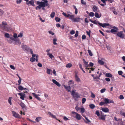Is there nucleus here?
Instances as JSON below:
<instances>
[{
  "label": "nucleus",
  "mask_w": 125,
  "mask_h": 125,
  "mask_svg": "<svg viewBox=\"0 0 125 125\" xmlns=\"http://www.w3.org/2000/svg\"><path fill=\"white\" fill-rule=\"evenodd\" d=\"M72 114H75L76 115L75 118L78 120H80L81 119V117H82L81 115L77 113L74 112V111H73L72 112Z\"/></svg>",
  "instance_id": "nucleus-6"
},
{
  "label": "nucleus",
  "mask_w": 125,
  "mask_h": 125,
  "mask_svg": "<svg viewBox=\"0 0 125 125\" xmlns=\"http://www.w3.org/2000/svg\"><path fill=\"white\" fill-rule=\"evenodd\" d=\"M106 91V89L105 88H103L100 91V92L101 93H103L105 92Z\"/></svg>",
  "instance_id": "nucleus-46"
},
{
  "label": "nucleus",
  "mask_w": 125,
  "mask_h": 125,
  "mask_svg": "<svg viewBox=\"0 0 125 125\" xmlns=\"http://www.w3.org/2000/svg\"><path fill=\"white\" fill-rule=\"evenodd\" d=\"M110 10L112 11L115 14L117 15V12L115 11V9L114 8H110Z\"/></svg>",
  "instance_id": "nucleus-21"
},
{
  "label": "nucleus",
  "mask_w": 125,
  "mask_h": 125,
  "mask_svg": "<svg viewBox=\"0 0 125 125\" xmlns=\"http://www.w3.org/2000/svg\"><path fill=\"white\" fill-rule=\"evenodd\" d=\"M119 99L121 100L123 99H124V97L122 95H120L119 96Z\"/></svg>",
  "instance_id": "nucleus-54"
},
{
  "label": "nucleus",
  "mask_w": 125,
  "mask_h": 125,
  "mask_svg": "<svg viewBox=\"0 0 125 125\" xmlns=\"http://www.w3.org/2000/svg\"><path fill=\"white\" fill-rule=\"evenodd\" d=\"M18 77L19 78V80L18 81V85H20L21 84V79L19 76H18Z\"/></svg>",
  "instance_id": "nucleus-33"
},
{
  "label": "nucleus",
  "mask_w": 125,
  "mask_h": 125,
  "mask_svg": "<svg viewBox=\"0 0 125 125\" xmlns=\"http://www.w3.org/2000/svg\"><path fill=\"white\" fill-rule=\"evenodd\" d=\"M55 13L54 12H53L51 13L50 15L51 17L52 18H53L54 17L55 15Z\"/></svg>",
  "instance_id": "nucleus-40"
},
{
  "label": "nucleus",
  "mask_w": 125,
  "mask_h": 125,
  "mask_svg": "<svg viewBox=\"0 0 125 125\" xmlns=\"http://www.w3.org/2000/svg\"><path fill=\"white\" fill-rule=\"evenodd\" d=\"M94 13L93 12H91L90 13L89 15L90 16L93 17L94 16Z\"/></svg>",
  "instance_id": "nucleus-51"
},
{
  "label": "nucleus",
  "mask_w": 125,
  "mask_h": 125,
  "mask_svg": "<svg viewBox=\"0 0 125 125\" xmlns=\"http://www.w3.org/2000/svg\"><path fill=\"white\" fill-rule=\"evenodd\" d=\"M101 115L100 117H99V119L103 120H105V117L106 116V115H104V114L102 112H101Z\"/></svg>",
  "instance_id": "nucleus-14"
},
{
  "label": "nucleus",
  "mask_w": 125,
  "mask_h": 125,
  "mask_svg": "<svg viewBox=\"0 0 125 125\" xmlns=\"http://www.w3.org/2000/svg\"><path fill=\"white\" fill-rule=\"evenodd\" d=\"M55 20L57 22H58L60 21L61 19L60 18L56 17L55 18Z\"/></svg>",
  "instance_id": "nucleus-38"
},
{
  "label": "nucleus",
  "mask_w": 125,
  "mask_h": 125,
  "mask_svg": "<svg viewBox=\"0 0 125 125\" xmlns=\"http://www.w3.org/2000/svg\"><path fill=\"white\" fill-rule=\"evenodd\" d=\"M81 111L82 113H83L85 112V109L83 107L81 108H80Z\"/></svg>",
  "instance_id": "nucleus-44"
},
{
  "label": "nucleus",
  "mask_w": 125,
  "mask_h": 125,
  "mask_svg": "<svg viewBox=\"0 0 125 125\" xmlns=\"http://www.w3.org/2000/svg\"><path fill=\"white\" fill-rule=\"evenodd\" d=\"M32 94L35 98L39 101L41 100V99L40 97L38 96V95H37V94H35L34 93H32Z\"/></svg>",
  "instance_id": "nucleus-19"
},
{
  "label": "nucleus",
  "mask_w": 125,
  "mask_h": 125,
  "mask_svg": "<svg viewBox=\"0 0 125 125\" xmlns=\"http://www.w3.org/2000/svg\"><path fill=\"white\" fill-rule=\"evenodd\" d=\"M5 36L7 38H9L10 35L8 33H6L5 34Z\"/></svg>",
  "instance_id": "nucleus-42"
},
{
  "label": "nucleus",
  "mask_w": 125,
  "mask_h": 125,
  "mask_svg": "<svg viewBox=\"0 0 125 125\" xmlns=\"http://www.w3.org/2000/svg\"><path fill=\"white\" fill-rule=\"evenodd\" d=\"M43 2L37 1V4L39 6H37L36 8H44L46 6H48L49 4L47 0H42Z\"/></svg>",
  "instance_id": "nucleus-1"
},
{
  "label": "nucleus",
  "mask_w": 125,
  "mask_h": 125,
  "mask_svg": "<svg viewBox=\"0 0 125 125\" xmlns=\"http://www.w3.org/2000/svg\"><path fill=\"white\" fill-rule=\"evenodd\" d=\"M102 74V73L101 72H100L99 75L96 76V77H94V79L95 80V81H98V80L100 79V77Z\"/></svg>",
  "instance_id": "nucleus-10"
},
{
  "label": "nucleus",
  "mask_w": 125,
  "mask_h": 125,
  "mask_svg": "<svg viewBox=\"0 0 125 125\" xmlns=\"http://www.w3.org/2000/svg\"><path fill=\"white\" fill-rule=\"evenodd\" d=\"M48 32L50 34L52 35H53L54 34V32H52V31H49Z\"/></svg>",
  "instance_id": "nucleus-63"
},
{
  "label": "nucleus",
  "mask_w": 125,
  "mask_h": 125,
  "mask_svg": "<svg viewBox=\"0 0 125 125\" xmlns=\"http://www.w3.org/2000/svg\"><path fill=\"white\" fill-rule=\"evenodd\" d=\"M57 40L56 38H55L53 39V43L54 45H57V43L56 42L57 41Z\"/></svg>",
  "instance_id": "nucleus-35"
},
{
  "label": "nucleus",
  "mask_w": 125,
  "mask_h": 125,
  "mask_svg": "<svg viewBox=\"0 0 125 125\" xmlns=\"http://www.w3.org/2000/svg\"><path fill=\"white\" fill-rule=\"evenodd\" d=\"M48 114L49 115L51 116V117L55 119L56 120H57V118L56 117V116L55 115H53L50 112H49Z\"/></svg>",
  "instance_id": "nucleus-20"
},
{
  "label": "nucleus",
  "mask_w": 125,
  "mask_h": 125,
  "mask_svg": "<svg viewBox=\"0 0 125 125\" xmlns=\"http://www.w3.org/2000/svg\"><path fill=\"white\" fill-rule=\"evenodd\" d=\"M19 104L22 107V108L25 112L27 110V107L23 103L21 102Z\"/></svg>",
  "instance_id": "nucleus-5"
},
{
  "label": "nucleus",
  "mask_w": 125,
  "mask_h": 125,
  "mask_svg": "<svg viewBox=\"0 0 125 125\" xmlns=\"http://www.w3.org/2000/svg\"><path fill=\"white\" fill-rule=\"evenodd\" d=\"M118 73L119 75H121L123 73V72L121 71H119L118 72Z\"/></svg>",
  "instance_id": "nucleus-53"
},
{
  "label": "nucleus",
  "mask_w": 125,
  "mask_h": 125,
  "mask_svg": "<svg viewBox=\"0 0 125 125\" xmlns=\"http://www.w3.org/2000/svg\"><path fill=\"white\" fill-rule=\"evenodd\" d=\"M75 93V91L74 90H73L72 92L71 95L72 96H74V94Z\"/></svg>",
  "instance_id": "nucleus-57"
},
{
  "label": "nucleus",
  "mask_w": 125,
  "mask_h": 125,
  "mask_svg": "<svg viewBox=\"0 0 125 125\" xmlns=\"http://www.w3.org/2000/svg\"><path fill=\"white\" fill-rule=\"evenodd\" d=\"M83 116L84 118H85V119L87 121H86L83 118V120H84V122L86 123H90L91 122V121H90L88 118H87L85 116L83 115Z\"/></svg>",
  "instance_id": "nucleus-17"
},
{
  "label": "nucleus",
  "mask_w": 125,
  "mask_h": 125,
  "mask_svg": "<svg viewBox=\"0 0 125 125\" xmlns=\"http://www.w3.org/2000/svg\"><path fill=\"white\" fill-rule=\"evenodd\" d=\"M88 69H86V71L88 72L89 73H91V70H90V68H88Z\"/></svg>",
  "instance_id": "nucleus-56"
},
{
  "label": "nucleus",
  "mask_w": 125,
  "mask_h": 125,
  "mask_svg": "<svg viewBox=\"0 0 125 125\" xmlns=\"http://www.w3.org/2000/svg\"><path fill=\"white\" fill-rule=\"evenodd\" d=\"M63 86L67 90L68 92H71L70 90H71V87L70 86H66L64 85Z\"/></svg>",
  "instance_id": "nucleus-18"
},
{
  "label": "nucleus",
  "mask_w": 125,
  "mask_h": 125,
  "mask_svg": "<svg viewBox=\"0 0 125 125\" xmlns=\"http://www.w3.org/2000/svg\"><path fill=\"white\" fill-rule=\"evenodd\" d=\"M110 31L112 33H113L114 32H116L117 31L115 30L112 29Z\"/></svg>",
  "instance_id": "nucleus-55"
},
{
  "label": "nucleus",
  "mask_w": 125,
  "mask_h": 125,
  "mask_svg": "<svg viewBox=\"0 0 125 125\" xmlns=\"http://www.w3.org/2000/svg\"><path fill=\"white\" fill-rule=\"evenodd\" d=\"M20 96V98L22 100H24V98L25 97V94H23L22 93H19L18 94Z\"/></svg>",
  "instance_id": "nucleus-12"
},
{
  "label": "nucleus",
  "mask_w": 125,
  "mask_h": 125,
  "mask_svg": "<svg viewBox=\"0 0 125 125\" xmlns=\"http://www.w3.org/2000/svg\"><path fill=\"white\" fill-rule=\"evenodd\" d=\"M91 96L92 97L94 98L95 97V95L93 92H91Z\"/></svg>",
  "instance_id": "nucleus-50"
},
{
  "label": "nucleus",
  "mask_w": 125,
  "mask_h": 125,
  "mask_svg": "<svg viewBox=\"0 0 125 125\" xmlns=\"http://www.w3.org/2000/svg\"><path fill=\"white\" fill-rule=\"evenodd\" d=\"M75 79L76 81L77 82H81L80 79L79 77L77 75V73H76L75 74Z\"/></svg>",
  "instance_id": "nucleus-11"
},
{
  "label": "nucleus",
  "mask_w": 125,
  "mask_h": 125,
  "mask_svg": "<svg viewBox=\"0 0 125 125\" xmlns=\"http://www.w3.org/2000/svg\"><path fill=\"white\" fill-rule=\"evenodd\" d=\"M123 31H120V32H118L117 33V35L120 37L123 38L125 37V35L123 33Z\"/></svg>",
  "instance_id": "nucleus-7"
},
{
  "label": "nucleus",
  "mask_w": 125,
  "mask_h": 125,
  "mask_svg": "<svg viewBox=\"0 0 125 125\" xmlns=\"http://www.w3.org/2000/svg\"><path fill=\"white\" fill-rule=\"evenodd\" d=\"M90 107L92 109H94L95 107L94 105L93 104H91L89 105Z\"/></svg>",
  "instance_id": "nucleus-34"
},
{
  "label": "nucleus",
  "mask_w": 125,
  "mask_h": 125,
  "mask_svg": "<svg viewBox=\"0 0 125 125\" xmlns=\"http://www.w3.org/2000/svg\"><path fill=\"white\" fill-rule=\"evenodd\" d=\"M35 60V58L34 57H32L30 59V61L32 62H34Z\"/></svg>",
  "instance_id": "nucleus-41"
},
{
  "label": "nucleus",
  "mask_w": 125,
  "mask_h": 125,
  "mask_svg": "<svg viewBox=\"0 0 125 125\" xmlns=\"http://www.w3.org/2000/svg\"><path fill=\"white\" fill-rule=\"evenodd\" d=\"M14 41L16 42H17V43L19 44H20L21 43V42L20 41L19 39L18 38L15 39Z\"/></svg>",
  "instance_id": "nucleus-29"
},
{
  "label": "nucleus",
  "mask_w": 125,
  "mask_h": 125,
  "mask_svg": "<svg viewBox=\"0 0 125 125\" xmlns=\"http://www.w3.org/2000/svg\"><path fill=\"white\" fill-rule=\"evenodd\" d=\"M106 76L108 77H111L112 76V74L109 73H106Z\"/></svg>",
  "instance_id": "nucleus-28"
},
{
  "label": "nucleus",
  "mask_w": 125,
  "mask_h": 125,
  "mask_svg": "<svg viewBox=\"0 0 125 125\" xmlns=\"http://www.w3.org/2000/svg\"><path fill=\"white\" fill-rule=\"evenodd\" d=\"M78 31H76L75 34V37H77L78 34Z\"/></svg>",
  "instance_id": "nucleus-58"
},
{
  "label": "nucleus",
  "mask_w": 125,
  "mask_h": 125,
  "mask_svg": "<svg viewBox=\"0 0 125 125\" xmlns=\"http://www.w3.org/2000/svg\"><path fill=\"white\" fill-rule=\"evenodd\" d=\"M42 118L40 117H38L35 119V120L37 122H38L39 121L42 120Z\"/></svg>",
  "instance_id": "nucleus-22"
},
{
  "label": "nucleus",
  "mask_w": 125,
  "mask_h": 125,
  "mask_svg": "<svg viewBox=\"0 0 125 125\" xmlns=\"http://www.w3.org/2000/svg\"><path fill=\"white\" fill-rule=\"evenodd\" d=\"M86 101V99L85 98H83L82 100V104H84Z\"/></svg>",
  "instance_id": "nucleus-47"
},
{
  "label": "nucleus",
  "mask_w": 125,
  "mask_h": 125,
  "mask_svg": "<svg viewBox=\"0 0 125 125\" xmlns=\"http://www.w3.org/2000/svg\"><path fill=\"white\" fill-rule=\"evenodd\" d=\"M86 37V36L84 35H83L82 37V39H85Z\"/></svg>",
  "instance_id": "nucleus-64"
},
{
  "label": "nucleus",
  "mask_w": 125,
  "mask_h": 125,
  "mask_svg": "<svg viewBox=\"0 0 125 125\" xmlns=\"http://www.w3.org/2000/svg\"><path fill=\"white\" fill-rule=\"evenodd\" d=\"M98 62L101 65H103L104 64V62L101 60H99L98 61Z\"/></svg>",
  "instance_id": "nucleus-26"
},
{
  "label": "nucleus",
  "mask_w": 125,
  "mask_h": 125,
  "mask_svg": "<svg viewBox=\"0 0 125 125\" xmlns=\"http://www.w3.org/2000/svg\"><path fill=\"white\" fill-rule=\"evenodd\" d=\"M105 104V102H101L99 104V105L100 106H102Z\"/></svg>",
  "instance_id": "nucleus-52"
},
{
  "label": "nucleus",
  "mask_w": 125,
  "mask_h": 125,
  "mask_svg": "<svg viewBox=\"0 0 125 125\" xmlns=\"http://www.w3.org/2000/svg\"><path fill=\"white\" fill-rule=\"evenodd\" d=\"M18 89L19 90H23L24 88L21 85H19L18 87Z\"/></svg>",
  "instance_id": "nucleus-39"
},
{
  "label": "nucleus",
  "mask_w": 125,
  "mask_h": 125,
  "mask_svg": "<svg viewBox=\"0 0 125 125\" xmlns=\"http://www.w3.org/2000/svg\"><path fill=\"white\" fill-rule=\"evenodd\" d=\"M13 37L15 38H18L17 34L16 33H14L13 35Z\"/></svg>",
  "instance_id": "nucleus-62"
},
{
  "label": "nucleus",
  "mask_w": 125,
  "mask_h": 125,
  "mask_svg": "<svg viewBox=\"0 0 125 125\" xmlns=\"http://www.w3.org/2000/svg\"><path fill=\"white\" fill-rule=\"evenodd\" d=\"M52 73L54 74L55 76H56L57 75L56 73V72L55 69H53V71Z\"/></svg>",
  "instance_id": "nucleus-59"
},
{
  "label": "nucleus",
  "mask_w": 125,
  "mask_h": 125,
  "mask_svg": "<svg viewBox=\"0 0 125 125\" xmlns=\"http://www.w3.org/2000/svg\"><path fill=\"white\" fill-rule=\"evenodd\" d=\"M74 95H75V97L77 98H79L80 97V96L79 95L78 93H76L74 94Z\"/></svg>",
  "instance_id": "nucleus-48"
},
{
  "label": "nucleus",
  "mask_w": 125,
  "mask_h": 125,
  "mask_svg": "<svg viewBox=\"0 0 125 125\" xmlns=\"http://www.w3.org/2000/svg\"><path fill=\"white\" fill-rule=\"evenodd\" d=\"M83 65L86 69H88V68H89V65L88 64V62H86L84 59H83Z\"/></svg>",
  "instance_id": "nucleus-8"
},
{
  "label": "nucleus",
  "mask_w": 125,
  "mask_h": 125,
  "mask_svg": "<svg viewBox=\"0 0 125 125\" xmlns=\"http://www.w3.org/2000/svg\"><path fill=\"white\" fill-rule=\"evenodd\" d=\"M52 81L54 83L56 84L57 86L58 87H60L61 86V85L60 83L56 81L54 79H52Z\"/></svg>",
  "instance_id": "nucleus-15"
},
{
  "label": "nucleus",
  "mask_w": 125,
  "mask_h": 125,
  "mask_svg": "<svg viewBox=\"0 0 125 125\" xmlns=\"http://www.w3.org/2000/svg\"><path fill=\"white\" fill-rule=\"evenodd\" d=\"M11 112L13 116L15 117L16 118H18L19 119H21V115L18 113H17L16 112L13 111H12Z\"/></svg>",
  "instance_id": "nucleus-4"
},
{
  "label": "nucleus",
  "mask_w": 125,
  "mask_h": 125,
  "mask_svg": "<svg viewBox=\"0 0 125 125\" xmlns=\"http://www.w3.org/2000/svg\"><path fill=\"white\" fill-rule=\"evenodd\" d=\"M72 66V64L71 63H68L65 66L67 68H70Z\"/></svg>",
  "instance_id": "nucleus-24"
},
{
  "label": "nucleus",
  "mask_w": 125,
  "mask_h": 125,
  "mask_svg": "<svg viewBox=\"0 0 125 125\" xmlns=\"http://www.w3.org/2000/svg\"><path fill=\"white\" fill-rule=\"evenodd\" d=\"M88 51L89 55L90 56H92L93 55V54L91 51L90 50H88Z\"/></svg>",
  "instance_id": "nucleus-30"
},
{
  "label": "nucleus",
  "mask_w": 125,
  "mask_h": 125,
  "mask_svg": "<svg viewBox=\"0 0 125 125\" xmlns=\"http://www.w3.org/2000/svg\"><path fill=\"white\" fill-rule=\"evenodd\" d=\"M74 15L71 14V16H70L69 18L73 22L74 18Z\"/></svg>",
  "instance_id": "nucleus-23"
},
{
  "label": "nucleus",
  "mask_w": 125,
  "mask_h": 125,
  "mask_svg": "<svg viewBox=\"0 0 125 125\" xmlns=\"http://www.w3.org/2000/svg\"><path fill=\"white\" fill-rule=\"evenodd\" d=\"M47 55L49 56V57L51 59L54 57V56L52 55V54L50 53H47Z\"/></svg>",
  "instance_id": "nucleus-32"
},
{
  "label": "nucleus",
  "mask_w": 125,
  "mask_h": 125,
  "mask_svg": "<svg viewBox=\"0 0 125 125\" xmlns=\"http://www.w3.org/2000/svg\"><path fill=\"white\" fill-rule=\"evenodd\" d=\"M94 16L96 17L97 18H99L101 17V15L99 16L98 14L96 12L95 13Z\"/></svg>",
  "instance_id": "nucleus-27"
},
{
  "label": "nucleus",
  "mask_w": 125,
  "mask_h": 125,
  "mask_svg": "<svg viewBox=\"0 0 125 125\" xmlns=\"http://www.w3.org/2000/svg\"><path fill=\"white\" fill-rule=\"evenodd\" d=\"M120 113L121 115L125 117V113L124 112L121 111H120Z\"/></svg>",
  "instance_id": "nucleus-31"
},
{
  "label": "nucleus",
  "mask_w": 125,
  "mask_h": 125,
  "mask_svg": "<svg viewBox=\"0 0 125 125\" xmlns=\"http://www.w3.org/2000/svg\"><path fill=\"white\" fill-rule=\"evenodd\" d=\"M104 102L105 104H109L110 103H114V101L112 100H110L109 99L107 98H105L104 99Z\"/></svg>",
  "instance_id": "nucleus-9"
},
{
  "label": "nucleus",
  "mask_w": 125,
  "mask_h": 125,
  "mask_svg": "<svg viewBox=\"0 0 125 125\" xmlns=\"http://www.w3.org/2000/svg\"><path fill=\"white\" fill-rule=\"evenodd\" d=\"M81 20H82V19L79 17H76L75 18L73 21L74 22H78L80 21Z\"/></svg>",
  "instance_id": "nucleus-16"
},
{
  "label": "nucleus",
  "mask_w": 125,
  "mask_h": 125,
  "mask_svg": "<svg viewBox=\"0 0 125 125\" xmlns=\"http://www.w3.org/2000/svg\"><path fill=\"white\" fill-rule=\"evenodd\" d=\"M89 20L93 23L97 25L98 26H100L103 28H105L107 26H110L111 25L108 23H102L99 22L98 21H93L91 19H90Z\"/></svg>",
  "instance_id": "nucleus-2"
},
{
  "label": "nucleus",
  "mask_w": 125,
  "mask_h": 125,
  "mask_svg": "<svg viewBox=\"0 0 125 125\" xmlns=\"http://www.w3.org/2000/svg\"><path fill=\"white\" fill-rule=\"evenodd\" d=\"M51 70L50 69H47V74H51L50 72H51ZM51 75H52V73L51 74Z\"/></svg>",
  "instance_id": "nucleus-36"
},
{
  "label": "nucleus",
  "mask_w": 125,
  "mask_h": 125,
  "mask_svg": "<svg viewBox=\"0 0 125 125\" xmlns=\"http://www.w3.org/2000/svg\"><path fill=\"white\" fill-rule=\"evenodd\" d=\"M101 110L103 112L105 113H108L109 111V109L107 107L102 108Z\"/></svg>",
  "instance_id": "nucleus-13"
},
{
  "label": "nucleus",
  "mask_w": 125,
  "mask_h": 125,
  "mask_svg": "<svg viewBox=\"0 0 125 125\" xmlns=\"http://www.w3.org/2000/svg\"><path fill=\"white\" fill-rule=\"evenodd\" d=\"M11 99H12L11 97H10L8 99V102L10 104V105H11L12 104V103L11 102Z\"/></svg>",
  "instance_id": "nucleus-37"
},
{
  "label": "nucleus",
  "mask_w": 125,
  "mask_h": 125,
  "mask_svg": "<svg viewBox=\"0 0 125 125\" xmlns=\"http://www.w3.org/2000/svg\"><path fill=\"white\" fill-rule=\"evenodd\" d=\"M86 33L88 35L89 37H90V36L91 31L89 30V31H86Z\"/></svg>",
  "instance_id": "nucleus-45"
},
{
  "label": "nucleus",
  "mask_w": 125,
  "mask_h": 125,
  "mask_svg": "<svg viewBox=\"0 0 125 125\" xmlns=\"http://www.w3.org/2000/svg\"><path fill=\"white\" fill-rule=\"evenodd\" d=\"M23 33L22 32L20 33L18 35V37H22L23 36Z\"/></svg>",
  "instance_id": "nucleus-43"
},
{
  "label": "nucleus",
  "mask_w": 125,
  "mask_h": 125,
  "mask_svg": "<svg viewBox=\"0 0 125 125\" xmlns=\"http://www.w3.org/2000/svg\"><path fill=\"white\" fill-rule=\"evenodd\" d=\"M93 65L94 64L92 62H90L89 63V67H90V66L92 67V66H93Z\"/></svg>",
  "instance_id": "nucleus-61"
},
{
  "label": "nucleus",
  "mask_w": 125,
  "mask_h": 125,
  "mask_svg": "<svg viewBox=\"0 0 125 125\" xmlns=\"http://www.w3.org/2000/svg\"><path fill=\"white\" fill-rule=\"evenodd\" d=\"M0 27L4 31H7L8 30V25L5 21L2 22V24H0Z\"/></svg>",
  "instance_id": "nucleus-3"
},
{
  "label": "nucleus",
  "mask_w": 125,
  "mask_h": 125,
  "mask_svg": "<svg viewBox=\"0 0 125 125\" xmlns=\"http://www.w3.org/2000/svg\"><path fill=\"white\" fill-rule=\"evenodd\" d=\"M81 2L82 4L84 5H85L86 4V2H85L83 0H81Z\"/></svg>",
  "instance_id": "nucleus-60"
},
{
  "label": "nucleus",
  "mask_w": 125,
  "mask_h": 125,
  "mask_svg": "<svg viewBox=\"0 0 125 125\" xmlns=\"http://www.w3.org/2000/svg\"><path fill=\"white\" fill-rule=\"evenodd\" d=\"M34 2L33 1H32L31 0L28 3H27V4L29 5H33V4H34Z\"/></svg>",
  "instance_id": "nucleus-25"
},
{
  "label": "nucleus",
  "mask_w": 125,
  "mask_h": 125,
  "mask_svg": "<svg viewBox=\"0 0 125 125\" xmlns=\"http://www.w3.org/2000/svg\"><path fill=\"white\" fill-rule=\"evenodd\" d=\"M95 114L97 116H99L100 115V114L99 111L98 110H97L96 111Z\"/></svg>",
  "instance_id": "nucleus-49"
}]
</instances>
